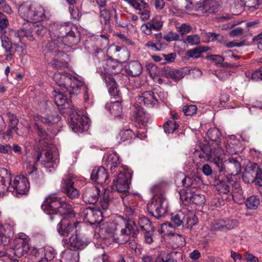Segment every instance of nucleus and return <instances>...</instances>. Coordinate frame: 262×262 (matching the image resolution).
<instances>
[{
    "label": "nucleus",
    "mask_w": 262,
    "mask_h": 262,
    "mask_svg": "<svg viewBox=\"0 0 262 262\" xmlns=\"http://www.w3.org/2000/svg\"><path fill=\"white\" fill-rule=\"evenodd\" d=\"M42 209L49 214L51 221H59L60 216H75L74 211L71 205L61 199L54 196L47 198L42 205Z\"/></svg>",
    "instance_id": "f257e3e1"
},
{
    "label": "nucleus",
    "mask_w": 262,
    "mask_h": 262,
    "mask_svg": "<svg viewBox=\"0 0 262 262\" xmlns=\"http://www.w3.org/2000/svg\"><path fill=\"white\" fill-rule=\"evenodd\" d=\"M29 239L28 236L23 232L18 233L14 239V254L20 257L25 254L28 253L36 258H39L42 256L43 249H37L35 247H32L29 244Z\"/></svg>",
    "instance_id": "f03ea898"
},
{
    "label": "nucleus",
    "mask_w": 262,
    "mask_h": 262,
    "mask_svg": "<svg viewBox=\"0 0 262 262\" xmlns=\"http://www.w3.org/2000/svg\"><path fill=\"white\" fill-rule=\"evenodd\" d=\"M18 12L24 20L32 23L39 22L45 17L42 7L28 2L24 3L19 6Z\"/></svg>",
    "instance_id": "7ed1b4c3"
},
{
    "label": "nucleus",
    "mask_w": 262,
    "mask_h": 262,
    "mask_svg": "<svg viewBox=\"0 0 262 262\" xmlns=\"http://www.w3.org/2000/svg\"><path fill=\"white\" fill-rule=\"evenodd\" d=\"M214 163L220 172L227 174L226 178L228 181H230L232 176L238 175L241 170V164L236 158H232L223 161L221 156H218L214 158Z\"/></svg>",
    "instance_id": "20e7f679"
},
{
    "label": "nucleus",
    "mask_w": 262,
    "mask_h": 262,
    "mask_svg": "<svg viewBox=\"0 0 262 262\" xmlns=\"http://www.w3.org/2000/svg\"><path fill=\"white\" fill-rule=\"evenodd\" d=\"M166 199L162 195H156L147 205L148 212L156 218L159 219L166 212Z\"/></svg>",
    "instance_id": "39448f33"
},
{
    "label": "nucleus",
    "mask_w": 262,
    "mask_h": 262,
    "mask_svg": "<svg viewBox=\"0 0 262 262\" xmlns=\"http://www.w3.org/2000/svg\"><path fill=\"white\" fill-rule=\"evenodd\" d=\"M129 178L130 174L128 172L125 171L122 172L121 170H119L117 178L113 181L112 185V191H116L123 194L128 193L129 188L128 183Z\"/></svg>",
    "instance_id": "423d86ee"
},
{
    "label": "nucleus",
    "mask_w": 262,
    "mask_h": 262,
    "mask_svg": "<svg viewBox=\"0 0 262 262\" xmlns=\"http://www.w3.org/2000/svg\"><path fill=\"white\" fill-rule=\"evenodd\" d=\"M29 187L28 179L20 175L16 177L13 182H11L10 191H12L16 196L25 194L28 191Z\"/></svg>",
    "instance_id": "0eeeda50"
},
{
    "label": "nucleus",
    "mask_w": 262,
    "mask_h": 262,
    "mask_svg": "<svg viewBox=\"0 0 262 262\" xmlns=\"http://www.w3.org/2000/svg\"><path fill=\"white\" fill-rule=\"evenodd\" d=\"M69 124L72 130L75 132L82 133L88 130L89 128L87 118L78 114L77 112L73 113Z\"/></svg>",
    "instance_id": "6e6552de"
},
{
    "label": "nucleus",
    "mask_w": 262,
    "mask_h": 262,
    "mask_svg": "<svg viewBox=\"0 0 262 262\" xmlns=\"http://www.w3.org/2000/svg\"><path fill=\"white\" fill-rule=\"evenodd\" d=\"M215 151H217L216 154L215 152L212 154L209 146L203 145L201 147L200 150H195L193 154L195 157H198L199 158L203 159L205 161L213 160L214 162V158L218 156L221 157L222 154H223V150L221 148L216 149Z\"/></svg>",
    "instance_id": "1a4fd4ad"
},
{
    "label": "nucleus",
    "mask_w": 262,
    "mask_h": 262,
    "mask_svg": "<svg viewBox=\"0 0 262 262\" xmlns=\"http://www.w3.org/2000/svg\"><path fill=\"white\" fill-rule=\"evenodd\" d=\"M51 40L46 46L48 51L52 53L54 56L58 57L66 56L64 53L59 49L63 48V42H61L60 38L55 36V35H51Z\"/></svg>",
    "instance_id": "9d476101"
},
{
    "label": "nucleus",
    "mask_w": 262,
    "mask_h": 262,
    "mask_svg": "<svg viewBox=\"0 0 262 262\" xmlns=\"http://www.w3.org/2000/svg\"><path fill=\"white\" fill-rule=\"evenodd\" d=\"M59 234L63 236L67 237L69 236L70 234L71 236L69 238V242L71 246L78 249H82L85 247L89 242L85 239H83L82 237H80L77 231H75V233H70V230H58Z\"/></svg>",
    "instance_id": "9b49d317"
},
{
    "label": "nucleus",
    "mask_w": 262,
    "mask_h": 262,
    "mask_svg": "<svg viewBox=\"0 0 262 262\" xmlns=\"http://www.w3.org/2000/svg\"><path fill=\"white\" fill-rule=\"evenodd\" d=\"M37 151L41 152V158L40 160L41 165L45 168H50L54 167L58 160L55 158L53 155V152L51 150L50 147H44L41 148L38 147Z\"/></svg>",
    "instance_id": "f8f14e48"
},
{
    "label": "nucleus",
    "mask_w": 262,
    "mask_h": 262,
    "mask_svg": "<svg viewBox=\"0 0 262 262\" xmlns=\"http://www.w3.org/2000/svg\"><path fill=\"white\" fill-rule=\"evenodd\" d=\"M223 0H203L200 1L196 4L198 10L204 13H215L219 6L220 3H223Z\"/></svg>",
    "instance_id": "ddd939ff"
},
{
    "label": "nucleus",
    "mask_w": 262,
    "mask_h": 262,
    "mask_svg": "<svg viewBox=\"0 0 262 262\" xmlns=\"http://www.w3.org/2000/svg\"><path fill=\"white\" fill-rule=\"evenodd\" d=\"M11 173L7 169L0 167V196H3L11 189Z\"/></svg>",
    "instance_id": "4468645a"
},
{
    "label": "nucleus",
    "mask_w": 262,
    "mask_h": 262,
    "mask_svg": "<svg viewBox=\"0 0 262 262\" xmlns=\"http://www.w3.org/2000/svg\"><path fill=\"white\" fill-rule=\"evenodd\" d=\"M74 179L68 176L63 179L62 187L67 196L71 199L77 198L79 195V191L74 186Z\"/></svg>",
    "instance_id": "2eb2a0df"
},
{
    "label": "nucleus",
    "mask_w": 262,
    "mask_h": 262,
    "mask_svg": "<svg viewBox=\"0 0 262 262\" xmlns=\"http://www.w3.org/2000/svg\"><path fill=\"white\" fill-rule=\"evenodd\" d=\"M33 157L35 161L33 162L29 161L27 163L26 170L28 176L31 179L36 180L38 178V173L36 165L37 163L40 161L41 152L39 151H35L33 154Z\"/></svg>",
    "instance_id": "dca6fc26"
},
{
    "label": "nucleus",
    "mask_w": 262,
    "mask_h": 262,
    "mask_svg": "<svg viewBox=\"0 0 262 262\" xmlns=\"http://www.w3.org/2000/svg\"><path fill=\"white\" fill-rule=\"evenodd\" d=\"M162 75L167 78H170L175 81H178L183 78L187 73V70H174L168 67H164L161 69Z\"/></svg>",
    "instance_id": "f3484780"
},
{
    "label": "nucleus",
    "mask_w": 262,
    "mask_h": 262,
    "mask_svg": "<svg viewBox=\"0 0 262 262\" xmlns=\"http://www.w3.org/2000/svg\"><path fill=\"white\" fill-rule=\"evenodd\" d=\"M98 233H95V236L96 238H100L105 239L107 238L111 237L113 240H115L116 242L118 243L119 244H122L125 242H126L128 238L127 235H125L126 234L127 230H121V235L120 237H115L114 236V234H113V236H111V234H112V230H99Z\"/></svg>",
    "instance_id": "a211bd4d"
},
{
    "label": "nucleus",
    "mask_w": 262,
    "mask_h": 262,
    "mask_svg": "<svg viewBox=\"0 0 262 262\" xmlns=\"http://www.w3.org/2000/svg\"><path fill=\"white\" fill-rule=\"evenodd\" d=\"M258 169V166L256 163L246 167L242 175L243 180L245 183L248 184L253 182L255 183Z\"/></svg>",
    "instance_id": "6ab92c4d"
},
{
    "label": "nucleus",
    "mask_w": 262,
    "mask_h": 262,
    "mask_svg": "<svg viewBox=\"0 0 262 262\" xmlns=\"http://www.w3.org/2000/svg\"><path fill=\"white\" fill-rule=\"evenodd\" d=\"M73 29L63 37H60L61 42H63V47L65 46H71L77 44L80 41V34L75 28Z\"/></svg>",
    "instance_id": "aec40b11"
},
{
    "label": "nucleus",
    "mask_w": 262,
    "mask_h": 262,
    "mask_svg": "<svg viewBox=\"0 0 262 262\" xmlns=\"http://www.w3.org/2000/svg\"><path fill=\"white\" fill-rule=\"evenodd\" d=\"M91 178L92 181L102 185L106 183L108 174L104 167H95L91 174Z\"/></svg>",
    "instance_id": "412c9836"
},
{
    "label": "nucleus",
    "mask_w": 262,
    "mask_h": 262,
    "mask_svg": "<svg viewBox=\"0 0 262 262\" xmlns=\"http://www.w3.org/2000/svg\"><path fill=\"white\" fill-rule=\"evenodd\" d=\"M83 85V82L78 80L77 78L71 75V80L69 85H66L64 92L68 94L69 97L72 98L73 96L78 94L79 89Z\"/></svg>",
    "instance_id": "4be33fe9"
},
{
    "label": "nucleus",
    "mask_w": 262,
    "mask_h": 262,
    "mask_svg": "<svg viewBox=\"0 0 262 262\" xmlns=\"http://www.w3.org/2000/svg\"><path fill=\"white\" fill-rule=\"evenodd\" d=\"M100 194V189L93 187L87 188L83 193V199L86 203L94 204L98 200Z\"/></svg>",
    "instance_id": "5701e85b"
},
{
    "label": "nucleus",
    "mask_w": 262,
    "mask_h": 262,
    "mask_svg": "<svg viewBox=\"0 0 262 262\" xmlns=\"http://www.w3.org/2000/svg\"><path fill=\"white\" fill-rule=\"evenodd\" d=\"M101 76L107 86L109 93L112 96L119 95V91L117 88L115 80L112 75L108 73H102Z\"/></svg>",
    "instance_id": "b1692460"
},
{
    "label": "nucleus",
    "mask_w": 262,
    "mask_h": 262,
    "mask_svg": "<svg viewBox=\"0 0 262 262\" xmlns=\"http://www.w3.org/2000/svg\"><path fill=\"white\" fill-rule=\"evenodd\" d=\"M56 83L60 87L61 90L64 92L66 85H69L71 80V74L69 73L56 72L53 76Z\"/></svg>",
    "instance_id": "393cba45"
},
{
    "label": "nucleus",
    "mask_w": 262,
    "mask_h": 262,
    "mask_svg": "<svg viewBox=\"0 0 262 262\" xmlns=\"http://www.w3.org/2000/svg\"><path fill=\"white\" fill-rule=\"evenodd\" d=\"M238 222L236 220H228L214 221L212 223L211 229H221L225 228L226 229H233L238 227Z\"/></svg>",
    "instance_id": "a878e982"
},
{
    "label": "nucleus",
    "mask_w": 262,
    "mask_h": 262,
    "mask_svg": "<svg viewBox=\"0 0 262 262\" xmlns=\"http://www.w3.org/2000/svg\"><path fill=\"white\" fill-rule=\"evenodd\" d=\"M60 119V117L55 110H48L45 116H40L38 118V120L41 122L48 125L57 123Z\"/></svg>",
    "instance_id": "bb28decb"
},
{
    "label": "nucleus",
    "mask_w": 262,
    "mask_h": 262,
    "mask_svg": "<svg viewBox=\"0 0 262 262\" xmlns=\"http://www.w3.org/2000/svg\"><path fill=\"white\" fill-rule=\"evenodd\" d=\"M137 101L140 104L143 103L147 107H151L157 102V99L152 91H146L138 96Z\"/></svg>",
    "instance_id": "cd10ccee"
},
{
    "label": "nucleus",
    "mask_w": 262,
    "mask_h": 262,
    "mask_svg": "<svg viewBox=\"0 0 262 262\" xmlns=\"http://www.w3.org/2000/svg\"><path fill=\"white\" fill-rule=\"evenodd\" d=\"M34 128L37 131V134L40 137L38 146L41 148L48 147L50 145L49 139L50 136L47 134L46 131L39 125L38 123H35Z\"/></svg>",
    "instance_id": "c85d7f7f"
},
{
    "label": "nucleus",
    "mask_w": 262,
    "mask_h": 262,
    "mask_svg": "<svg viewBox=\"0 0 262 262\" xmlns=\"http://www.w3.org/2000/svg\"><path fill=\"white\" fill-rule=\"evenodd\" d=\"M135 120L139 124L145 126L148 122L149 115L141 106L135 105Z\"/></svg>",
    "instance_id": "c756f323"
},
{
    "label": "nucleus",
    "mask_w": 262,
    "mask_h": 262,
    "mask_svg": "<svg viewBox=\"0 0 262 262\" xmlns=\"http://www.w3.org/2000/svg\"><path fill=\"white\" fill-rule=\"evenodd\" d=\"M52 96L54 99L55 103L58 106H64L67 102V100L69 97L68 93L67 94L63 91L54 90L52 92Z\"/></svg>",
    "instance_id": "7c9ffc66"
},
{
    "label": "nucleus",
    "mask_w": 262,
    "mask_h": 262,
    "mask_svg": "<svg viewBox=\"0 0 262 262\" xmlns=\"http://www.w3.org/2000/svg\"><path fill=\"white\" fill-rule=\"evenodd\" d=\"M127 73L132 76H137L142 72V67L138 61H133L129 63L125 68Z\"/></svg>",
    "instance_id": "2f4dec72"
},
{
    "label": "nucleus",
    "mask_w": 262,
    "mask_h": 262,
    "mask_svg": "<svg viewBox=\"0 0 262 262\" xmlns=\"http://www.w3.org/2000/svg\"><path fill=\"white\" fill-rule=\"evenodd\" d=\"M105 164L106 166L110 167L112 173L115 172L116 168L120 164L119 157L116 153H112L107 155Z\"/></svg>",
    "instance_id": "473e14b6"
},
{
    "label": "nucleus",
    "mask_w": 262,
    "mask_h": 262,
    "mask_svg": "<svg viewBox=\"0 0 262 262\" xmlns=\"http://www.w3.org/2000/svg\"><path fill=\"white\" fill-rule=\"evenodd\" d=\"M105 108L115 117H120L121 115L122 107L119 101L107 102Z\"/></svg>",
    "instance_id": "72a5a7b5"
},
{
    "label": "nucleus",
    "mask_w": 262,
    "mask_h": 262,
    "mask_svg": "<svg viewBox=\"0 0 262 262\" xmlns=\"http://www.w3.org/2000/svg\"><path fill=\"white\" fill-rule=\"evenodd\" d=\"M72 29L71 24L69 23L57 24L55 26V32L53 33V34L55 35L56 37H63Z\"/></svg>",
    "instance_id": "f704fd0d"
},
{
    "label": "nucleus",
    "mask_w": 262,
    "mask_h": 262,
    "mask_svg": "<svg viewBox=\"0 0 262 262\" xmlns=\"http://www.w3.org/2000/svg\"><path fill=\"white\" fill-rule=\"evenodd\" d=\"M164 238L165 240H171L178 246H183L185 244V238L181 234H176L171 231L165 233Z\"/></svg>",
    "instance_id": "c9c22d12"
},
{
    "label": "nucleus",
    "mask_w": 262,
    "mask_h": 262,
    "mask_svg": "<svg viewBox=\"0 0 262 262\" xmlns=\"http://www.w3.org/2000/svg\"><path fill=\"white\" fill-rule=\"evenodd\" d=\"M114 54L120 62H125L129 57V53L125 47L116 46Z\"/></svg>",
    "instance_id": "e433bc0d"
},
{
    "label": "nucleus",
    "mask_w": 262,
    "mask_h": 262,
    "mask_svg": "<svg viewBox=\"0 0 262 262\" xmlns=\"http://www.w3.org/2000/svg\"><path fill=\"white\" fill-rule=\"evenodd\" d=\"M64 262H77L79 260V253L77 251L66 250L62 254Z\"/></svg>",
    "instance_id": "4c0bfd02"
},
{
    "label": "nucleus",
    "mask_w": 262,
    "mask_h": 262,
    "mask_svg": "<svg viewBox=\"0 0 262 262\" xmlns=\"http://www.w3.org/2000/svg\"><path fill=\"white\" fill-rule=\"evenodd\" d=\"M6 115L9 118V123L8 125L9 127L11 128H14L15 129V133L18 136H22L23 133L20 132L17 127V124L18 123V119H17L16 115L14 114H12L8 112L6 113Z\"/></svg>",
    "instance_id": "58836bf2"
},
{
    "label": "nucleus",
    "mask_w": 262,
    "mask_h": 262,
    "mask_svg": "<svg viewBox=\"0 0 262 262\" xmlns=\"http://www.w3.org/2000/svg\"><path fill=\"white\" fill-rule=\"evenodd\" d=\"M84 224V223L79 222H76L74 223L73 224H71V223L68 219H67L66 217H63L62 219L60 220L59 223V227L58 229H67L68 228H76L78 227V225H80L79 227L81 228L82 227L81 225Z\"/></svg>",
    "instance_id": "ea45409f"
},
{
    "label": "nucleus",
    "mask_w": 262,
    "mask_h": 262,
    "mask_svg": "<svg viewBox=\"0 0 262 262\" xmlns=\"http://www.w3.org/2000/svg\"><path fill=\"white\" fill-rule=\"evenodd\" d=\"M208 49V47L202 46L198 47L192 50H188L186 54L188 57L197 58L200 57L203 52L207 51Z\"/></svg>",
    "instance_id": "a19ab883"
},
{
    "label": "nucleus",
    "mask_w": 262,
    "mask_h": 262,
    "mask_svg": "<svg viewBox=\"0 0 262 262\" xmlns=\"http://www.w3.org/2000/svg\"><path fill=\"white\" fill-rule=\"evenodd\" d=\"M260 204V200L256 195L248 198L245 202L246 207L249 209H255Z\"/></svg>",
    "instance_id": "79ce46f5"
},
{
    "label": "nucleus",
    "mask_w": 262,
    "mask_h": 262,
    "mask_svg": "<svg viewBox=\"0 0 262 262\" xmlns=\"http://www.w3.org/2000/svg\"><path fill=\"white\" fill-rule=\"evenodd\" d=\"M113 198L112 192L105 190L104 192L102 199L100 201V205L103 210H106L108 209L109 203Z\"/></svg>",
    "instance_id": "37998d69"
},
{
    "label": "nucleus",
    "mask_w": 262,
    "mask_h": 262,
    "mask_svg": "<svg viewBox=\"0 0 262 262\" xmlns=\"http://www.w3.org/2000/svg\"><path fill=\"white\" fill-rule=\"evenodd\" d=\"M244 2L245 6L248 10L251 11H254L259 8L260 4L262 3V0H241Z\"/></svg>",
    "instance_id": "c03bdc74"
},
{
    "label": "nucleus",
    "mask_w": 262,
    "mask_h": 262,
    "mask_svg": "<svg viewBox=\"0 0 262 262\" xmlns=\"http://www.w3.org/2000/svg\"><path fill=\"white\" fill-rule=\"evenodd\" d=\"M163 26L162 21L159 18H153L146 25V28L152 29L155 30H159Z\"/></svg>",
    "instance_id": "a18cd8bd"
},
{
    "label": "nucleus",
    "mask_w": 262,
    "mask_h": 262,
    "mask_svg": "<svg viewBox=\"0 0 262 262\" xmlns=\"http://www.w3.org/2000/svg\"><path fill=\"white\" fill-rule=\"evenodd\" d=\"M20 29H19L17 31L16 30H11L10 32V40L13 42V45L15 46H18V42H21L22 40V37H20Z\"/></svg>",
    "instance_id": "49530a36"
},
{
    "label": "nucleus",
    "mask_w": 262,
    "mask_h": 262,
    "mask_svg": "<svg viewBox=\"0 0 262 262\" xmlns=\"http://www.w3.org/2000/svg\"><path fill=\"white\" fill-rule=\"evenodd\" d=\"M100 7V17L103 19L105 24L109 23L111 19V14L108 10L105 8L106 5L98 4Z\"/></svg>",
    "instance_id": "de8ad7c7"
},
{
    "label": "nucleus",
    "mask_w": 262,
    "mask_h": 262,
    "mask_svg": "<svg viewBox=\"0 0 262 262\" xmlns=\"http://www.w3.org/2000/svg\"><path fill=\"white\" fill-rule=\"evenodd\" d=\"M179 127V125L174 121L168 120L164 125V131L166 133H173Z\"/></svg>",
    "instance_id": "09e8293b"
},
{
    "label": "nucleus",
    "mask_w": 262,
    "mask_h": 262,
    "mask_svg": "<svg viewBox=\"0 0 262 262\" xmlns=\"http://www.w3.org/2000/svg\"><path fill=\"white\" fill-rule=\"evenodd\" d=\"M86 211V218L88 220H90L91 217H94V220L93 221V222H96L97 220L95 216H101L102 215V212L98 209H93L92 208H87L85 210Z\"/></svg>",
    "instance_id": "8fccbe9b"
},
{
    "label": "nucleus",
    "mask_w": 262,
    "mask_h": 262,
    "mask_svg": "<svg viewBox=\"0 0 262 262\" xmlns=\"http://www.w3.org/2000/svg\"><path fill=\"white\" fill-rule=\"evenodd\" d=\"M1 39L2 47L5 49L6 52H11L13 42L6 35H2Z\"/></svg>",
    "instance_id": "3c124183"
},
{
    "label": "nucleus",
    "mask_w": 262,
    "mask_h": 262,
    "mask_svg": "<svg viewBox=\"0 0 262 262\" xmlns=\"http://www.w3.org/2000/svg\"><path fill=\"white\" fill-rule=\"evenodd\" d=\"M180 199L183 202L191 203V199L193 196V194L190 191H188L186 190H181L179 192Z\"/></svg>",
    "instance_id": "603ef678"
},
{
    "label": "nucleus",
    "mask_w": 262,
    "mask_h": 262,
    "mask_svg": "<svg viewBox=\"0 0 262 262\" xmlns=\"http://www.w3.org/2000/svg\"><path fill=\"white\" fill-rule=\"evenodd\" d=\"M44 257H42L44 259H46L47 262L49 260H52L55 255V251L53 248L51 247H46L43 249Z\"/></svg>",
    "instance_id": "864d4df0"
},
{
    "label": "nucleus",
    "mask_w": 262,
    "mask_h": 262,
    "mask_svg": "<svg viewBox=\"0 0 262 262\" xmlns=\"http://www.w3.org/2000/svg\"><path fill=\"white\" fill-rule=\"evenodd\" d=\"M51 66L55 69H61L67 67V63L58 59H53L50 63Z\"/></svg>",
    "instance_id": "5fc2aeb1"
},
{
    "label": "nucleus",
    "mask_w": 262,
    "mask_h": 262,
    "mask_svg": "<svg viewBox=\"0 0 262 262\" xmlns=\"http://www.w3.org/2000/svg\"><path fill=\"white\" fill-rule=\"evenodd\" d=\"M32 31L38 36H42L46 33L47 29L42 25H37L36 26L32 27Z\"/></svg>",
    "instance_id": "6e6d98bb"
},
{
    "label": "nucleus",
    "mask_w": 262,
    "mask_h": 262,
    "mask_svg": "<svg viewBox=\"0 0 262 262\" xmlns=\"http://www.w3.org/2000/svg\"><path fill=\"white\" fill-rule=\"evenodd\" d=\"M20 32L22 38L26 37L30 41H33L35 39L33 37V32L32 31V27L28 30L20 29Z\"/></svg>",
    "instance_id": "4d7b16f0"
},
{
    "label": "nucleus",
    "mask_w": 262,
    "mask_h": 262,
    "mask_svg": "<svg viewBox=\"0 0 262 262\" xmlns=\"http://www.w3.org/2000/svg\"><path fill=\"white\" fill-rule=\"evenodd\" d=\"M207 134L209 139L213 141H217L220 136V132L216 128L209 129Z\"/></svg>",
    "instance_id": "13d9d810"
},
{
    "label": "nucleus",
    "mask_w": 262,
    "mask_h": 262,
    "mask_svg": "<svg viewBox=\"0 0 262 262\" xmlns=\"http://www.w3.org/2000/svg\"><path fill=\"white\" fill-rule=\"evenodd\" d=\"M183 111L186 116H192L196 114L197 107L194 105H185L183 107Z\"/></svg>",
    "instance_id": "bf43d9fd"
},
{
    "label": "nucleus",
    "mask_w": 262,
    "mask_h": 262,
    "mask_svg": "<svg viewBox=\"0 0 262 262\" xmlns=\"http://www.w3.org/2000/svg\"><path fill=\"white\" fill-rule=\"evenodd\" d=\"M205 201V199L204 195L193 193L191 203L198 205H200L204 204Z\"/></svg>",
    "instance_id": "052dcab7"
},
{
    "label": "nucleus",
    "mask_w": 262,
    "mask_h": 262,
    "mask_svg": "<svg viewBox=\"0 0 262 262\" xmlns=\"http://www.w3.org/2000/svg\"><path fill=\"white\" fill-rule=\"evenodd\" d=\"M0 154L4 155H12V148L9 144H1L0 143Z\"/></svg>",
    "instance_id": "680f3d73"
},
{
    "label": "nucleus",
    "mask_w": 262,
    "mask_h": 262,
    "mask_svg": "<svg viewBox=\"0 0 262 262\" xmlns=\"http://www.w3.org/2000/svg\"><path fill=\"white\" fill-rule=\"evenodd\" d=\"M186 40L190 45H198L200 43V37L197 34L187 36Z\"/></svg>",
    "instance_id": "e2e57ef3"
},
{
    "label": "nucleus",
    "mask_w": 262,
    "mask_h": 262,
    "mask_svg": "<svg viewBox=\"0 0 262 262\" xmlns=\"http://www.w3.org/2000/svg\"><path fill=\"white\" fill-rule=\"evenodd\" d=\"M139 223L140 225L141 229H148L149 228L152 229L153 228V227H151L150 221L145 217L141 218Z\"/></svg>",
    "instance_id": "0e129e2a"
},
{
    "label": "nucleus",
    "mask_w": 262,
    "mask_h": 262,
    "mask_svg": "<svg viewBox=\"0 0 262 262\" xmlns=\"http://www.w3.org/2000/svg\"><path fill=\"white\" fill-rule=\"evenodd\" d=\"M184 215L181 214H176L171 215V221L176 226H180L183 224Z\"/></svg>",
    "instance_id": "69168bd1"
},
{
    "label": "nucleus",
    "mask_w": 262,
    "mask_h": 262,
    "mask_svg": "<svg viewBox=\"0 0 262 262\" xmlns=\"http://www.w3.org/2000/svg\"><path fill=\"white\" fill-rule=\"evenodd\" d=\"M198 222V219L193 215L191 217H189L187 219V223L185 225L186 228H192L193 226H195Z\"/></svg>",
    "instance_id": "338daca9"
},
{
    "label": "nucleus",
    "mask_w": 262,
    "mask_h": 262,
    "mask_svg": "<svg viewBox=\"0 0 262 262\" xmlns=\"http://www.w3.org/2000/svg\"><path fill=\"white\" fill-rule=\"evenodd\" d=\"M92 262H112L110 257L105 253L95 257Z\"/></svg>",
    "instance_id": "774afa93"
}]
</instances>
